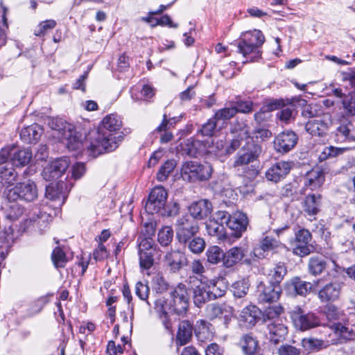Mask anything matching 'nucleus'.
<instances>
[{"instance_id": "nucleus-23", "label": "nucleus", "mask_w": 355, "mask_h": 355, "mask_svg": "<svg viewBox=\"0 0 355 355\" xmlns=\"http://www.w3.org/2000/svg\"><path fill=\"white\" fill-rule=\"evenodd\" d=\"M312 289L310 282L302 280L299 277H294L285 284L286 292L292 296L305 297Z\"/></svg>"}, {"instance_id": "nucleus-3", "label": "nucleus", "mask_w": 355, "mask_h": 355, "mask_svg": "<svg viewBox=\"0 0 355 355\" xmlns=\"http://www.w3.org/2000/svg\"><path fill=\"white\" fill-rule=\"evenodd\" d=\"M265 42V37L261 31L254 30L246 33L244 37L237 44L238 52L241 53L246 60L243 63L257 62L261 57L262 52L259 48Z\"/></svg>"}, {"instance_id": "nucleus-43", "label": "nucleus", "mask_w": 355, "mask_h": 355, "mask_svg": "<svg viewBox=\"0 0 355 355\" xmlns=\"http://www.w3.org/2000/svg\"><path fill=\"white\" fill-rule=\"evenodd\" d=\"M17 173L12 163H0V183L10 184L16 180Z\"/></svg>"}, {"instance_id": "nucleus-22", "label": "nucleus", "mask_w": 355, "mask_h": 355, "mask_svg": "<svg viewBox=\"0 0 355 355\" xmlns=\"http://www.w3.org/2000/svg\"><path fill=\"white\" fill-rule=\"evenodd\" d=\"M212 204L206 199L193 202L188 207L192 219L200 220L206 218L212 211Z\"/></svg>"}, {"instance_id": "nucleus-40", "label": "nucleus", "mask_w": 355, "mask_h": 355, "mask_svg": "<svg viewBox=\"0 0 355 355\" xmlns=\"http://www.w3.org/2000/svg\"><path fill=\"white\" fill-rule=\"evenodd\" d=\"M62 189L63 183H51L46 186L45 196L51 200H60L63 204L67 196L62 192Z\"/></svg>"}, {"instance_id": "nucleus-5", "label": "nucleus", "mask_w": 355, "mask_h": 355, "mask_svg": "<svg viewBox=\"0 0 355 355\" xmlns=\"http://www.w3.org/2000/svg\"><path fill=\"white\" fill-rule=\"evenodd\" d=\"M216 220L225 222L227 236L239 239L247 230L248 218L245 214L236 211L230 214L226 211H216Z\"/></svg>"}, {"instance_id": "nucleus-2", "label": "nucleus", "mask_w": 355, "mask_h": 355, "mask_svg": "<svg viewBox=\"0 0 355 355\" xmlns=\"http://www.w3.org/2000/svg\"><path fill=\"white\" fill-rule=\"evenodd\" d=\"M189 296L185 285L179 284L170 293L168 299L160 298L155 302V309L159 313L164 327L169 329L170 314L184 315L189 309Z\"/></svg>"}, {"instance_id": "nucleus-58", "label": "nucleus", "mask_w": 355, "mask_h": 355, "mask_svg": "<svg viewBox=\"0 0 355 355\" xmlns=\"http://www.w3.org/2000/svg\"><path fill=\"white\" fill-rule=\"evenodd\" d=\"M173 231L169 227H166L158 232V241L162 246H168L173 241Z\"/></svg>"}, {"instance_id": "nucleus-7", "label": "nucleus", "mask_w": 355, "mask_h": 355, "mask_svg": "<svg viewBox=\"0 0 355 355\" xmlns=\"http://www.w3.org/2000/svg\"><path fill=\"white\" fill-rule=\"evenodd\" d=\"M49 127L58 131L63 139L67 141L66 145L72 150L79 149L82 146L83 135L78 132L74 126L60 118H53L49 122Z\"/></svg>"}, {"instance_id": "nucleus-21", "label": "nucleus", "mask_w": 355, "mask_h": 355, "mask_svg": "<svg viewBox=\"0 0 355 355\" xmlns=\"http://www.w3.org/2000/svg\"><path fill=\"white\" fill-rule=\"evenodd\" d=\"M329 170L330 168L320 165L307 172L304 178L305 187L313 191L320 188L324 182V174L328 173Z\"/></svg>"}, {"instance_id": "nucleus-11", "label": "nucleus", "mask_w": 355, "mask_h": 355, "mask_svg": "<svg viewBox=\"0 0 355 355\" xmlns=\"http://www.w3.org/2000/svg\"><path fill=\"white\" fill-rule=\"evenodd\" d=\"M167 198L168 193L163 187L153 188L150 192L145 204L144 208L146 213L152 215L154 214L161 215Z\"/></svg>"}, {"instance_id": "nucleus-12", "label": "nucleus", "mask_w": 355, "mask_h": 355, "mask_svg": "<svg viewBox=\"0 0 355 355\" xmlns=\"http://www.w3.org/2000/svg\"><path fill=\"white\" fill-rule=\"evenodd\" d=\"M341 321L334 322L329 325L332 331L338 336V338L332 339L331 343L333 345H338L353 340L355 338V331L348 327L349 319L347 316Z\"/></svg>"}, {"instance_id": "nucleus-47", "label": "nucleus", "mask_w": 355, "mask_h": 355, "mask_svg": "<svg viewBox=\"0 0 355 355\" xmlns=\"http://www.w3.org/2000/svg\"><path fill=\"white\" fill-rule=\"evenodd\" d=\"M230 132L238 136L241 139H250V132L246 121L236 119L230 125Z\"/></svg>"}, {"instance_id": "nucleus-18", "label": "nucleus", "mask_w": 355, "mask_h": 355, "mask_svg": "<svg viewBox=\"0 0 355 355\" xmlns=\"http://www.w3.org/2000/svg\"><path fill=\"white\" fill-rule=\"evenodd\" d=\"M242 261L246 265H251L252 261L249 258H245V250L241 247H232L224 252L223 266L231 268Z\"/></svg>"}, {"instance_id": "nucleus-16", "label": "nucleus", "mask_w": 355, "mask_h": 355, "mask_svg": "<svg viewBox=\"0 0 355 355\" xmlns=\"http://www.w3.org/2000/svg\"><path fill=\"white\" fill-rule=\"evenodd\" d=\"M312 239L311 233L305 228H300L295 232V240L298 243L293 248V253L303 257L313 252L315 248L310 244Z\"/></svg>"}, {"instance_id": "nucleus-32", "label": "nucleus", "mask_w": 355, "mask_h": 355, "mask_svg": "<svg viewBox=\"0 0 355 355\" xmlns=\"http://www.w3.org/2000/svg\"><path fill=\"white\" fill-rule=\"evenodd\" d=\"M279 246V242L272 236H266L263 238L252 252L258 259L266 257L265 253L272 251Z\"/></svg>"}, {"instance_id": "nucleus-28", "label": "nucleus", "mask_w": 355, "mask_h": 355, "mask_svg": "<svg viewBox=\"0 0 355 355\" xmlns=\"http://www.w3.org/2000/svg\"><path fill=\"white\" fill-rule=\"evenodd\" d=\"M270 341L277 345L283 341L287 334V327L280 320H273L266 324Z\"/></svg>"}, {"instance_id": "nucleus-53", "label": "nucleus", "mask_w": 355, "mask_h": 355, "mask_svg": "<svg viewBox=\"0 0 355 355\" xmlns=\"http://www.w3.org/2000/svg\"><path fill=\"white\" fill-rule=\"evenodd\" d=\"M225 311V305L218 303H211L206 306L205 314L210 320H214L221 318Z\"/></svg>"}, {"instance_id": "nucleus-44", "label": "nucleus", "mask_w": 355, "mask_h": 355, "mask_svg": "<svg viewBox=\"0 0 355 355\" xmlns=\"http://www.w3.org/2000/svg\"><path fill=\"white\" fill-rule=\"evenodd\" d=\"M305 129L311 135L322 137L327 130V124L322 119H313L306 122Z\"/></svg>"}, {"instance_id": "nucleus-10", "label": "nucleus", "mask_w": 355, "mask_h": 355, "mask_svg": "<svg viewBox=\"0 0 355 355\" xmlns=\"http://www.w3.org/2000/svg\"><path fill=\"white\" fill-rule=\"evenodd\" d=\"M261 151V146L255 143L252 139L245 141L237 153L234 166L248 165L258 161Z\"/></svg>"}, {"instance_id": "nucleus-24", "label": "nucleus", "mask_w": 355, "mask_h": 355, "mask_svg": "<svg viewBox=\"0 0 355 355\" xmlns=\"http://www.w3.org/2000/svg\"><path fill=\"white\" fill-rule=\"evenodd\" d=\"M340 292L341 286L338 283L329 282L319 289L318 297L320 302L330 304L339 299Z\"/></svg>"}, {"instance_id": "nucleus-15", "label": "nucleus", "mask_w": 355, "mask_h": 355, "mask_svg": "<svg viewBox=\"0 0 355 355\" xmlns=\"http://www.w3.org/2000/svg\"><path fill=\"white\" fill-rule=\"evenodd\" d=\"M207 142L200 141L193 137L183 140L177 149L182 155L190 157H198L202 155L207 150Z\"/></svg>"}, {"instance_id": "nucleus-52", "label": "nucleus", "mask_w": 355, "mask_h": 355, "mask_svg": "<svg viewBox=\"0 0 355 355\" xmlns=\"http://www.w3.org/2000/svg\"><path fill=\"white\" fill-rule=\"evenodd\" d=\"M51 260L53 266L57 269L64 268L68 262L65 252L60 247L53 249L51 253Z\"/></svg>"}, {"instance_id": "nucleus-14", "label": "nucleus", "mask_w": 355, "mask_h": 355, "mask_svg": "<svg viewBox=\"0 0 355 355\" xmlns=\"http://www.w3.org/2000/svg\"><path fill=\"white\" fill-rule=\"evenodd\" d=\"M258 300L261 303L276 302L282 294L281 285L270 282H260L257 286Z\"/></svg>"}, {"instance_id": "nucleus-35", "label": "nucleus", "mask_w": 355, "mask_h": 355, "mask_svg": "<svg viewBox=\"0 0 355 355\" xmlns=\"http://www.w3.org/2000/svg\"><path fill=\"white\" fill-rule=\"evenodd\" d=\"M336 131L337 136L340 135L344 140L355 141V119L352 118L342 120Z\"/></svg>"}, {"instance_id": "nucleus-57", "label": "nucleus", "mask_w": 355, "mask_h": 355, "mask_svg": "<svg viewBox=\"0 0 355 355\" xmlns=\"http://www.w3.org/2000/svg\"><path fill=\"white\" fill-rule=\"evenodd\" d=\"M56 24V21L53 19H47L41 21L35 29L34 34L37 37H42L45 35L47 31L54 28Z\"/></svg>"}, {"instance_id": "nucleus-39", "label": "nucleus", "mask_w": 355, "mask_h": 355, "mask_svg": "<svg viewBox=\"0 0 355 355\" xmlns=\"http://www.w3.org/2000/svg\"><path fill=\"white\" fill-rule=\"evenodd\" d=\"M32 159V152L28 148L17 150L14 148L11 163L15 166H24L29 164Z\"/></svg>"}, {"instance_id": "nucleus-49", "label": "nucleus", "mask_w": 355, "mask_h": 355, "mask_svg": "<svg viewBox=\"0 0 355 355\" xmlns=\"http://www.w3.org/2000/svg\"><path fill=\"white\" fill-rule=\"evenodd\" d=\"M250 283L248 279H241L232 284L231 291L236 298L244 297L249 290Z\"/></svg>"}, {"instance_id": "nucleus-36", "label": "nucleus", "mask_w": 355, "mask_h": 355, "mask_svg": "<svg viewBox=\"0 0 355 355\" xmlns=\"http://www.w3.org/2000/svg\"><path fill=\"white\" fill-rule=\"evenodd\" d=\"M327 267V262L324 257L317 254L311 257L308 262V272L313 276L321 275Z\"/></svg>"}, {"instance_id": "nucleus-33", "label": "nucleus", "mask_w": 355, "mask_h": 355, "mask_svg": "<svg viewBox=\"0 0 355 355\" xmlns=\"http://www.w3.org/2000/svg\"><path fill=\"white\" fill-rule=\"evenodd\" d=\"M329 340H325L314 337L304 338L301 340V345L304 350L308 353L318 352L326 349L331 345Z\"/></svg>"}, {"instance_id": "nucleus-42", "label": "nucleus", "mask_w": 355, "mask_h": 355, "mask_svg": "<svg viewBox=\"0 0 355 355\" xmlns=\"http://www.w3.org/2000/svg\"><path fill=\"white\" fill-rule=\"evenodd\" d=\"M206 286L211 295V300L223 297L227 291V286L222 280L211 279Z\"/></svg>"}, {"instance_id": "nucleus-26", "label": "nucleus", "mask_w": 355, "mask_h": 355, "mask_svg": "<svg viewBox=\"0 0 355 355\" xmlns=\"http://www.w3.org/2000/svg\"><path fill=\"white\" fill-rule=\"evenodd\" d=\"M322 196L320 194L311 193L305 196L302 202V207L305 216L313 217L321 210Z\"/></svg>"}, {"instance_id": "nucleus-64", "label": "nucleus", "mask_w": 355, "mask_h": 355, "mask_svg": "<svg viewBox=\"0 0 355 355\" xmlns=\"http://www.w3.org/2000/svg\"><path fill=\"white\" fill-rule=\"evenodd\" d=\"M224 349L216 343H212L205 348V355H223Z\"/></svg>"}, {"instance_id": "nucleus-41", "label": "nucleus", "mask_w": 355, "mask_h": 355, "mask_svg": "<svg viewBox=\"0 0 355 355\" xmlns=\"http://www.w3.org/2000/svg\"><path fill=\"white\" fill-rule=\"evenodd\" d=\"M193 331V326L188 320H183L180 323L176 336L177 342L184 345L189 342Z\"/></svg>"}, {"instance_id": "nucleus-29", "label": "nucleus", "mask_w": 355, "mask_h": 355, "mask_svg": "<svg viewBox=\"0 0 355 355\" xmlns=\"http://www.w3.org/2000/svg\"><path fill=\"white\" fill-rule=\"evenodd\" d=\"M238 345L244 355H255L260 349L259 342L252 332L243 334Z\"/></svg>"}, {"instance_id": "nucleus-62", "label": "nucleus", "mask_w": 355, "mask_h": 355, "mask_svg": "<svg viewBox=\"0 0 355 355\" xmlns=\"http://www.w3.org/2000/svg\"><path fill=\"white\" fill-rule=\"evenodd\" d=\"M301 349L289 344L282 345L277 351L279 355H300Z\"/></svg>"}, {"instance_id": "nucleus-1", "label": "nucleus", "mask_w": 355, "mask_h": 355, "mask_svg": "<svg viewBox=\"0 0 355 355\" xmlns=\"http://www.w3.org/2000/svg\"><path fill=\"white\" fill-rule=\"evenodd\" d=\"M122 121L120 117L116 114L107 115L102 121V127L97 132L96 137L87 146V150L89 155L96 157L105 153H109L118 148L119 144L123 140V133H112L121 128Z\"/></svg>"}, {"instance_id": "nucleus-61", "label": "nucleus", "mask_w": 355, "mask_h": 355, "mask_svg": "<svg viewBox=\"0 0 355 355\" xmlns=\"http://www.w3.org/2000/svg\"><path fill=\"white\" fill-rule=\"evenodd\" d=\"M180 211V205L177 202H171L165 204L164 209L161 213L162 216L170 217L175 216L178 214Z\"/></svg>"}, {"instance_id": "nucleus-6", "label": "nucleus", "mask_w": 355, "mask_h": 355, "mask_svg": "<svg viewBox=\"0 0 355 355\" xmlns=\"http://www.w3.org/2000/svg\"><path fill=\"white\" fill-rule=\"evenodd\" d=\"M213 171L212 166L208 162L187 161L182 166L181 176L189 182H206L211 178Z\"/></svg>"}, {"instance_id": "nucleus-54", "label": "nucleus", "mask_w": 355, "mask_h": 355, "mask_svg": "<svg viewBox=\"0 0 355 355\" xmlns=\"http://www.w3.org/2000/svg\"><path fill=\"white\" fill-rule=\"evenodd\" d=\"M344 113L348 116L355 115V92H349L342 100Z\"/></svg>"}, {"instance_id": "nucleus-45", "label": "nucleus", "mask_w": 355, "mask_h": 355, "mask_svg": "<svg viewBox=\"0 0 355 355\" xmlns=\"http://www.w3.org/2000/svg\"><path fill=\"white\" fill-rule=\"evenodd\" d=\"M223 250L218 245L209 246L205 252L206 261L209 265L223 264Z\"/></svg>"}, {"instance_id": "nucleus-46", "label": "nucleus", "mask_w": 355, "mask_h": 355, "mask_svg": "<svg viewBox=\"0 0 355 355\" xmlns=\"http://www.w3.org/2000/svg\"><path fill=\"white\" fill-rule=\"evenodd\" d=\"M182 245L187 248L193 254H200L205 250L206 243L205 239L198 234L182 243Z\"/></svg>"}, {"instance_id": "nucleus-20", "label": "nucleus", "mask_w": 355, "mask_h": 355, "mask_svg": "<svg viewBox=\"0 0 355 355\" xmlns=\"http://www.w3.org/2000/svg\"><path fill=\"white\" fill-rule=\"evenodd\" d=\"M292 165L291 162H277L266 172V179L275 183L281 181L290 173Z\"/></svg>"}, {"instance_id": "nucleus-9", "label": "nucleus", "mask_w": 355, "mask_h": 355, "mask_svg": "<svg viewBox=\"0 0 355 355\" xmlns=\"http://www.w3.org/2000/svg\"><path fill=\"white\" fill-rule=\"evenodd\" d=\"M176 239L182 245L199 234L200 227L197 221L188 216H182L176 222Z\"/></svg>"}, {"instance_id": "nucleus-13", "label": "nucleus", "mask_w": 355, "mask_h": 355, "mask_svg": "<svg viewBox=\"0 0 355 355\" xmlns=\"http://www.w3.org/2000/svg\"><path fill=\"white\" fill-rule=\"evenodd\" d=\"M298 139V135L294 131L286 130L275 136L273 146L277 153L286 154L296 146Z\"/></svg>"}, {"instance_id": "nucleus-30", "label": "nucleus", "mask_w": 355, "mask_h": 355, "mask_svg": "<svg viewBox=\"0 0 355 355\" xmlns=\"http://www.w3.org/2000/svg\"><path fill=\"white\" fill-rule=\"evenodd\" d=\"M44 133L42 125L37 123H33L31 125L24 127L20 131L21 140L27 144H35L40 139Z\"/></svg>"}, {"instance_id": "nucleus-37", "label": "nucleus", "mask_w": 355, "mask_h": 355, "mask_svg": "<svg viewBox=\"0 0 355 355\" xmlns=\"http://www.w3.org/2000/svg\"><path fill=\"white\" fill-rule=\"evenodd\" d=\"M225 222L216 220V212L213 215L212 218L206 223V230L209 235L211 236L227 237V230L225 229Z\"/></svg>"}, {"instance_id": "nucleus-8", "label": "nucleus", "mask_w": 355, "mask_h": 355, "mask_svg": "<svg viewBox=\"0 0 355 355\" xmlns=\"http://www.w3.org/2000/svg\"><path fill=\"white\" fill-rule=\"evenodd\" d=\"M294 327L300 331H306L322 325L320 318L314 313L305 311L300 307L290 312Z\"/></svg>"}, {"instance_id": "nucleus-56", "label": "nucleus", "mask_w": 355, "mask_h": 355, "mask_svg": "<svg viewBox=\"0 0 355 355\" xmlns=\"http://www.w3.org/2000/svg\"><path fill=\"white\" fill-rule=\"evenodd\" d=\"M155 252H143L139 253V266L142 270L150 269L155 263L154 256Z\"/></svg>"}, {"instance_id": "nucleus-27", "label": "nucleus", "mask_w": 355, "mask_h": 355, "mask_svg": "<svg viewBox=\"0 0 355 355\" xmlns=\"http://www.w3.org/2000/svg\"><path fill=\"white\" fill-rule=\"evenodd\" d=\"M345 150L346 148H345L333 146H326L318 156V162L323 167L329 168V166L335 164L338 160V157L343 155Z\"/></svg>"}, {"instance_id": "nucleus-55", "label": "nucleus", "mask_w": 355, "mask_h": 355, "mask_svg": "<svg viewBox=\"0 0 355 355\" xmlns=\"http://www.w3.org/2000/svg\"><path fill=\"white\" fill-rule=\"evenodd\" d=\"M216 130L217 121L213 116L201 126L197 133L204 137H212Z\"/></svg>"}, {"instance_id": "nucleus-31", "label": "nucleus", "mask_w": 355, "mask_h": 355, "mask_svg": "<svg viewBox=\"0 0 355 355\" xmlns=\"http://www.w3.org/2000/svg\"><path fill=\"white\" fill-rule=\"evenodd\" d=\"M2 209L6 217L11 220L19 218L24 212V207L18 203V200H11L9 198H3Z\"/></svg>"}, {"instance_id": "nucleus-34", "label": "nucleus", "mask_w": 355, "mask_h": 355, "mask_svg": "<svg viewBox=\"0 0 355 355\" xmlns=\"http://www.w3.org/2000/svg\"><path fill=\"white\" fill-rule=\"evenodd\" d=\"M191 294L193 302L198 308L202 307L208 302L211 301V295L206 284H200L191 288Z\"/></svg>"}, {"instance_id": "nucleus-25", "label": "nucleus", "mask_w": 355, "mask_h": 355, "mask_svg": "<svg viewBox=\"0 0 355 355\" xmlns=\"http://www.w3.org/2000/svg\"><path fill=\"white\" fill-rule=\"evenodd\" d=\"M164 262L171 271L176 272L187 266L188 261L184 252L180 250H171L165 254Z\"/></svg>"}, {"instance_id": "nucleus-50", "label": "nucleus", "mask_w": 355, "mask_h": 355, "mask_svg": "<svg viewBox=\"0 0 355 355\" xmlns=\"http://www.w3.org/2000/svg\"><path fill=\"white\" fill-rule=\"evenodd\" d=\"M176 166V161L175 159L166 160L159 168L157 173V180L159 182L165 181L169 175L173 171Z\"/></svg>"}, {"instance_id": "nucleus-63", "label": "nucleus", "mask_w": 355, "mask_h": 355, "mask_svg": "<svg viewBox=\"0 0 355 355\" xmlns=\"http://www.w3.org/2000/svg\"><path fill=\"white\" fill-rule=\"evenodd\" d=\"M150 288L146 284L138 282L135 285V293L141 300H147Z\"/></svg>"}, {"instance_id": "nucleus-4", "label": "nucleus", "mask_w": 355, "mask_h": 355, "mask_svg": "<svg viewBox=\"0 0 355 355\" xmlns=\"http://www.w3.org/2000/svg\"><path fill=\"white\" fill-rule=\"evenodd\" d=\"M38 189L36 183L31 180L19 182L5 188L3 198L11 200L17 199L24 202H33L37 199Z\"/></svg>"}, {"instance_id": "nucleus-19", "label": "nucleus", "mask_w": 355, "mask_h": 355, "mask_svg": "<svg viewBox=\"0 0 355 355\" xmlns=\"http://www.w3.org/2000/svg\"><path fill=\"white\" fill-rule=\"evenodd\" d=\"M262 311L254 305H249L242 309L239 316L241 326L251 329L261 319Z\"/></svg>"}, {"instance_id": "nucleus-17", "label": "nucleus", "mask_w": 355, "mask_h": 355, "mask_svg": "<svg viewBox=\"0 0 355 355\" xmlns=\"http://www.w3.org/2000/svg\"><path fill=\"white\" fill-rule=\"evenodd\" d=\"M69 164V162L67 157L55 159L44 168L42 173L43 178L46 181L58 179L65 173Z\"/></svg>"}, {"instance_id": "nucleus-38", "label": "nucleus", "mask_w": 355, "mask_h": 355, "mask_svg": "<svg viewBox=\"0 0 355 355\" xmlns=\"http://www.w3.org/2000/svg\"><path fill=\"white\" fill-rule=\"evenodd\" d=\"M287 267L284 262H278L270 269L266 281L277 285H280L285 275L287 274Z\"/></svg>"}, {"instance_id": "nucleus-60", "label": "nucleus", "mask_w": 355, "mask_h": 355, "mask_svg": "<svg viewBox=\"0 0 355 355\" xmlns=\"http://www.w3.org/2000/svg\"><path fill=\"white\" fill-rule=\"evenodd\" d=\"M238 112L241 113H250L253 110V103L251 101H243L237 99L234 102V106H232Z\"/></svg>"}, {"instance_id": "nucleus-59", "label": "nucleus", "mask_w": 355, "mask_h": 355, "mask_svg": "<svg viewBox=\"0 0 355 355\" xmlns=\"http://www.w3.org/2000/svg\"><path fill=\"white\" fill-rule=\"evenodd\" d=\"M236 114V110L234 108H233V107H224L217 110L213 116L217 121L220 120L225 121L232 119Z\"/></svg>"}, {"instance_id": "nucleus-51", "label": "nucleus", "mask_w": 355, "mask_h": 355, "mask_svg": "<svg viewBox=\"0 0 355 355\" xmlns=\"http://www.w3.org/2000/svg\"><path fill=\"white\" fill-rule=\"evenodd\" d=\"M284 309L279 305L272 306L267 308L262 312L263 322L266 324L273 320H279L280 315L283 313Z\"/></svg>"}, {"instance_id": "nucleus-48", "label": "nucleus", "mask_w": 355, "mask_h": 355, "mask_svg": "<svg viewBox=\"0 0 355 355\" xmlns=\"http://www.w3.org/2000/svg\"><path fill=\"white\" fill-rule=\"evenodd\" d=\"M322 313L329 321H338L346 316L344 311L333 303L326 304L323 306Z\"/></svg>"}]
</instances>
